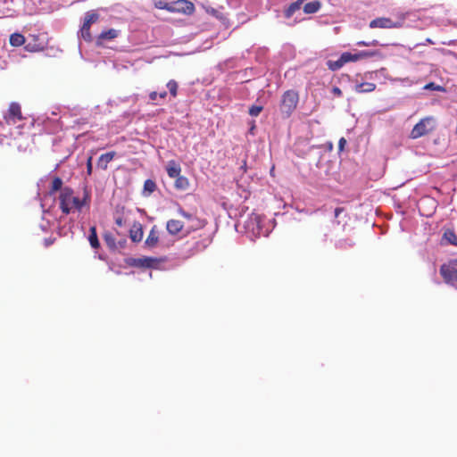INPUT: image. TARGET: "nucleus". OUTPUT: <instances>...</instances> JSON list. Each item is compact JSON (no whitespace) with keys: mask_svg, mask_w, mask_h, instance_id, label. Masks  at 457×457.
<instances>
[{"mask_svg":"<svg viewBox=\"0 0 457 457\" xmlns=\"http://www.w3.org/2000/svg\"><path fill=\"white\" fill-rule=\"evenodd\" d=\"M343 211H344V209H343V208H341V207H337V208H336V209H335V217H336V218H337V217H338V216H339V214H340Z\"/></svg>","mask_w":457,"mask_h":457,"instance_id":"40","label":"nucleus"},{"mask_svg":"<svg viewBox=\"0 0 457 457\" xmlns=\"http://www.w3.org/2000/svg\"><path fill=\"white\" fill-rule=\"evenodd\" d=\"M298 101L299 96L295 90H287L283 94L280 102V112L285 118L291 116L296 109Z\"/></svg>","mask_w":457,"mask_h":457,"instance_id":"2","label":"nucleus"},{"mask_svg":"<svg viewBox=\"0 0 457 457\" xmlns=\"http://www.w3.org/2000/svg\"><path fill=\"white\" fill-rule=\"evenodd\" d=\"M159 239H160V232L157 228V226L154 225L151 228V230L145 241V245L147 248L153 249L157 246V245L159 243Z\"/></svg>","mask_w":457,"mask_h":457,"instance_id":"10","label":"nucleus"},{"mask_svg":"<svg viewBox=\"0 0 457 457\" xmlns=\"http://www.w3.org/2000/svg\"><path fill=\"white\" fill-rule=\"evenodd\" d=\"M189 186L190 182L187 177L179 175V177L176 178L174 183V187L176 189L185 191L189 188Z\"/></svg>","mask_w":457,"mask_h":457,"instance_id":"18","label":"nucleus"},{"mask_svg":"<svg viewBox=\"0 0 457 457\" xmlns=\"http://www.w3.org/2000/svg\"><path fill=\"white\" fill-rule=\"evenodd\" d=\"M155 260L154 258L145 257L134 260L135 265L138 267L150 268L154 265Z\"/></svg>","mask_w":457,"mask_h":457,"instance_id":"25","label":"nucleus"},{"mask_svg":"<svg viewBox=\"0 0 457 457\" xmlns=\"http://www.w3.org/2000/svg\"><path fill=\"white\" fill-rule=\"evenodd\" d=\"M158 96H159L160 98H162V99H164V98H166V96H167V92H166V91H162V92H161V93H159V94H158Z\"/></svg>","mask_w":457,"mask_h":457,"instance_id":"41","label":"nucleus"},{"mask_svg":"<svg viewBox=\"0 0 457 457\" xmlns=\"http://www.w3.org/2000/svg\"><path fill=\"white\" fill-rule=\"evenodd\" d=\"M115 224L118 227L121 228V227L125 226L126 220L121 216H118L115 218Z\"/></svg>","mask_w":457,"mask_h":457,"instance_id":"35","label":"nucleus"},{"mask_svg":"<svg viewBox=\"0 0 457 457\" xmlns=\"http://www.w3.org/2000/svg\"><path fill=\"white\" fill-rule=\"evenodd\" d=\"M425 202H431L432 204H434V201H433L432 199H429V198H425V199H423V200L420 202V204H423V203H425Z\"/></svg>","mask_w":457,"mask_h":457,"instance_id":"42","label":"nucleus"},{"mask_svg":"<svg viewBox=\"0 0 457 457\" xmlns=\"http://www.w3.org/2000/svg\"><path fill=\"white\" fill-rule=\"evenodd\" d=\"M376 89V84L372 82H362L355 85L354 90L357 93H370Z\"/></svg>","mask_w":457,"mask_h":457,"instance_id":"17","label":"nucleus"},{"mask_svg":"<svg viewBox=\"0 0 457 457\" xmlns=\"http://www.w3.org/2000/svg\"><path fill=\"white\" fill-rule=\"evenodd\" d=\"M346 145V140L344 137H341L338 142V148L339 151H343L345 148V145Z\"/></svg>","mask_w":457,"mask_h":457,"instance_id":"38","label":"nucleus"},{"mask_svg":"<svg viewBox=\"0 0 457 457\" xmlns=\"http://www.w3.org/2000/svg\"><path fill=\"white\" fill-rule=\"evenodd\" d=\"M118 37V31L114 29H110L102 31L97 37V45H101L103 40H112Z\"/></svg>","mask_w":457,"mask_h":457,"instance_id":"16","label":"nucleus"},{"mask_svg":"<svg viewBox=\"0 0 457 457\" xmlns=\"http://www.w3.org/2000/svg\"><path fill=\"white\" fill-rule=\"evenodd\" d=\"M357 46H376L378 45V42L377 40H372V41H358L356 43Z\"/></svg>","mask_w":457,"mask_h":457,"instance_id":"32","label":"nucleus"},{"mask_svg":"<svg viewBox=\"0 0 457 457\" xmlns=\"http://www.w3.org/2000/svg\"><path fill=\"white\" fill-rule=\"evenodd\" d=\"M98 18H99V15L93 11L86 13L83 25L80 29L81 37L85 41H87V42L92 41L90 27L94 22H96L98 20Z\"/></svg>","mask_w":457,"mask_h":457,"instance_id":"6","label":"nucleus"},{"mask_svg":"<svg viewBox=\"0 0 457 457\" xmlns=\"http://www.w3.org/2000/svg\"><path fill=\"white\" fill-rule=\"evenodd\" d=\"M154 7L161 10H166L170 12L172 11L170 3H167L165 0L154 1Z\"/></svg>","mask_w":457,"mask_h":457,"instance_id":"28","label":"nucleus"},{"mask_svg":"<svg viewBox=\"0 0 457 457\" xmlns=\"http://www.w3.org/2000/svg\"><path fill=\"white\" fill-rule=\"evenodd\" d=\"M444 237L452 244L454 245H457V237L454 234L453 231L447 230L445 232Z\"/></svg>","mask_w":457,"mask_h":457,"instance_id":"29","label":"nucleus"},{"mask_svg":"<svg viewBox=\"0 0 457 457\" xmlns=\"http://www.w3.org/2000/svg\"><path fill=\"white\" fill-rule=\"evenodd\" d=\"M303 2V0H297L290 4L289 6L285 10V17L287 19L291 18L294 13L301 8Z\"/></svg>","mask_w":457,"mask_h":457,"instance_id":"19","label":"nucleus"},{"mask_svg":"<svg viewBox=\"0 0 457 457\" xmlns=\"http://www.w3.org/2000/svg\"><path fill=\"white\" fill-rule=\"evenodd\" d=\"M321 7V3L320 1H312L304 4L303 12L307 14H312L317 12Z\"/></svg>","mask_w":457,"mask_h":457,"instance_id":"20","label":"nucleus"},{"mask_svg":"<svg viewBox=\"0 0 457 457\" xmlns=\"http://www.w3.org/2000/svg\"><path fill=\"white\" fill-rule=\"evenodd\" d=\"M347 61L344 58V53L341 54L340 58L337 61H328L327 62L328 68L331 71H337L341 67H343L344 64H345Z\"/></svg>","mask_w":457,"mask_h":457,"instance_id":"21","label":"nucleus"},{"mask_svg":"<svg viewBox=\"0 0 457 457\" xmlns=\"http://www.w3.org/2000/svg\"><path fill=\"white\" fill-rule=\"evenodd\" d=\"M183 227V223L179 220H170L166 224V228L171 235H178L182 230Z\"/></svg>","mask_w":457,"mask_h":457,"instance_id":"15","label":"nucleus"},{"mask_svg":"<svg viewBox=\"0 0 457 457\" xmlns=\"http://www.w3.org/2000/svg\"><path fill=\"white\" fill-rule=\"evenodd\" d=\"M167 88L172 97H176L178 95L179 85L174 79H170L167 83Z\"/></svg>","mask_w":457,"mask_h":457,"instance_id":"27","label":"nucleus"},{"mask_svg":"<svg viewBox=\"0 0 457 457\" xmlns=\"http://www.w3.org/2000/svg\"><path fill=\"white\" fill-rule=\"evenodd\" d=\"M376 54V52L372 51H361L357 54H352L349 52L344 53V58L349 62H357L361 59L370 58Z\"/></svg>","mask_w":457,"mask_h":457,"instance_id":"11","label":"nucleus"},{"mask_svg":"<svg viewBox=\"0 0 457 457\" xmlns=\"http://www.w3.org/2000/svg\"><path fill=\"white\" fill-rule=\"evenodd\" d=\"M156 183L153 179H146L144 183L143 194L149 196L156 190Z\"/></svg>","mask_w":457,"mask_h":457,"instance_id":"24","label":"nucleus"},{"mask_svg":"<svg viewBox=\"0 0 457 457\" xmlns=\"http://www.w3.org/2000/svg\"><path fill=\"white\" fill-rule=\"evenodd\" d=\"M406 20V14L401 13L398 16V20L394 21L390 18L386 17H378L372 20L370 22V29H399L403 27L404 21Z\"/></svg>","mask_w":457,"mask_h":457,"instance_id":"5","label":"nucleus"},{"mask_svg":"<svg viewBox=\"0 0 457 457\" xmlns=\"http://www.w3.org/2000/svg\"><path fill=\"white\" fill-rule=\"evenodd\" d=\"M88 241L90 243V245L93 248H95V249H97L100 246V243H99V240H98V237H97L96 227H91L90 228V229H89V236H88Z\"/></svg>","mask_w":457,"mask_h":457,"instance_id":"23","label":"nucleus"},{"mask_svg":"<svg viewBox=\"0 0 457 457\" xmlns=\"http://www.w3.org/2000/svg\"><path fill=\"white\" fill-rule=\"evenodd\" d=\"M10 45L12 46H21L25 44V37L22 34L13 33L10 36Z\"/></svg>","mask_w":457,"mask_h":457,"instance_id":"22","label":"nucleus"},{"mask_svg":"<svg viewBox=\"0 0 457 457\" xmlns=\"http://www.w3.org/2000/svg\"><path fill=\"white\" fill-rule=\"evenodd\" d=\"M262 109H263L262 106L252 105L249 108V114L251 116L256 117L262 112Z\"/></svg>","mask_w":457,"mask_h":457,"instance_id":"30","label":"nucleus"},{"mask_svg":"<svg viewBox=\"0 0 457 457\" xmlns=\"http://www.w3.org/2000/svg\"><path fill=\"white\" fill-rule=\"evenodd\" d=\"M115 155L114 151L101 154L97 161V166L104 170H107L109 162L114 159Z\"/></svg>","mask_w":457,"mask_h":457,"instance_id":"13","label":"nucleus"},{"mask_svg":"<svg viewBox=\"0 0 457 457\" xmlns=\"http://www.w3.org/2000/svg\"><path fill=\"white\" fill-rule=\"evenodd\" d=\"M46 47L44 41L40 40L38 36H30L29 41L25 45V49L28 52H40Z\"/></svg>","mask_w":457,"mask_h":457,"instance_id":"9","label":"nucleus"},{"mask_svg":"<svg viewBox=\"0 0 457 457\" xmlns=\"http://www.w3.org/2000/svg\"><path fill=\"white\" fill-rule=\"evenodd\" d=\"M55 239H56V238H55V237H48V238H45V240H44V245H45L46 247H48V246L52 245L54 243Z\"/></svg>","mask_w":457,"mask_h":457,"instance_id":"36","label":"nucleus"},{"mask_svg":"<svg viewBox=\"0 0 457 457\" xmlns=\"http://www.w3.org/2000/svg\"><path fill=\"white\" fill-rule=\"evenodd\" d=\"M425 89L436 90V91H445V88L442 86L436 85L434 82H430L424 87Z\"/></svg>","mask_w":457,"mask_h":457,"instance_id":"31","label":"nucleus"},{"mask_svg":"<svg viewBox=\"0 0 457 457\" xmlns=\"http://www.w3.org/2000/svg\"><path fill=\"white\" fill-rule=\"evenodd\" d=\"M62 180L61 178L59 177H54L53 181H52V185H51V188H50V191L49 193L51 195L54 194L55 192H57L58 190H61L62 189Z\"/></svg>","mask_w":457,"mask_h":457,"instance_id":"26","label":"nucleus"},{"mask_svg":"<svg viewBox=\"0 0 457 457\" xmlns=\"http://www.w3.org/2000/svg\"><path fill=\"white\" fill-rule=\"evenodd\" d=\"M157 97H159V96H158V93H157V92H155V91H153V92H151V93L149 94V99H150L151 101H155V100L157 99Z\"/></svg>","mask_w":457,"mask_h":457,"instance_id":"39","label":"nucleus"},{"mask_svg":"<svg viewBox=\"0 0 457 457\" xmlns=\"http://www.w3.org/2000/svg\"><path fill=\"white\" fill-rule=\"evenodd\" d=\"M89 200V195L85 194L83 199L74 195V192L71 187H65L62 189L59 195V205L62 213L69 214L72 210L81 211L82 207L87 204Z\"/></svg>","mask_w":457,"mask_h":457,"instance_id":"1","label":"nucleus"},{"mask_svg":"<svg viewBox=\"0 0 457 457\" xmlns=\"http://www.w3.org/2000/svg\"><path fill=\"white\" fill-rule=\"evenodd\" d=\"M23 119L21 105L15 102L11 103L7 112L4 116L6 124L14 125Z\"/></svg>","mask_w":457,"mask_h":457,"instance_id":"7","label":"nucleus"},{"mask_svg":"<svg viewBox=\"0 0 457 457\" xmlns=\"http://www.w3.org/2000/svg\"><path fill=\"white\" fill-rule=\"evenodd\" d=\"M178 212H179V214H180L182 217L186 218L187 220H193V218H194L193 214L185 212L182 208H179Z\"/></svg>","mask_w":457,"mask_h":457,"instance_id":"33","label":"nucleus"},{"mask_svg":"<svg viewBox=\"0 0 457 457\" xmlns=\"http://www.w3.org/2000/svg\"><path fill=\"white\" fill-rule=\"evenodd\" d=\"M166 171L170 178L176 179L181 173V167L174 160H171L167 164Z\"/></svg>","mask_w":457,"mask_h":457,"instance_id":"14","label":"nucleus"},{"mask_svg":"<svg viewBox=\"0 0 457 457\" xmlns=\"http://www.w3.org/2000/svg\"><path fill=\"white\" fill-rule=\"evenodd\" d=\"M93 165H92V157H88L87 161V175L92 174Z\"/></svg>","mask_w":457,"mask_h":457,"instance_id":"34","label":"nucleus"},{"mask_svg":"<svg viewBox=\"0 0 457 457\" xmlns=\"http://www.w3.org/2000/svg\"><path fill=\"white\" fill-rule=\"evenodd\" d=\"M332 93L337 97H340L343 95L342 90L338 87H333Z\"/></svg>","mask_w":457,"mask_h":457,"instance_id":"37","label":"nucleus"},{"mask_svg":"<svg viewBox=\"0 0 457 457\" xmlns=\"http://www.w3.org/2000/svg\"><path fill=\"white\" fill-rule=\"evenodd\" d=\"M436 126V119L432 116H428L421 119L411 129L410 137L417 139L432 132Z\"/></svg>","mask_w":457,"mask_h":457,"instance_id":"3","label":"nucleus"},{"mask_svg":"<svg viewBox=\"0 0 457 457\" xmlns=\"http://www.w3.org/2000/svg\"><path fill=\"white\" fill-rule=\"evenodd\" d=\"M171 12H179L187 15L194 13L195 8L192 2L188 0H177L170 3Z\"/></svg>","mask_w":457,"mask_h":457,"instance_id":"8","label":"nucleus"},{"mask_svg":"<svg viewBox=\"0 0 457 457\" xmlns=\"http://www.w3.org/2000/svg\"><path fill=\"white\" fill-rule=\"evenodd\" d=\"M143 227L140 222H134L129 229V237L130 239L135 242L138 243L141 242L143 239Z\"/></svg>","mask_w":457,"mask_h":457,"instance_id":"12","label":"nucleus"},{"mask_svg":"<svg viewBox=\"0 0 457 457\" xmlns=\"http://www.w3.org/2000/svg\"><path fill=\"white\" fill-rule=\"evenodd\" d=\"M439 271L444 282L457 289V258L442 264Z\"/></svg>","mask_w":457,"mask_h":457,"instance_id":"4","label":"nucleus"}]
</instances>
